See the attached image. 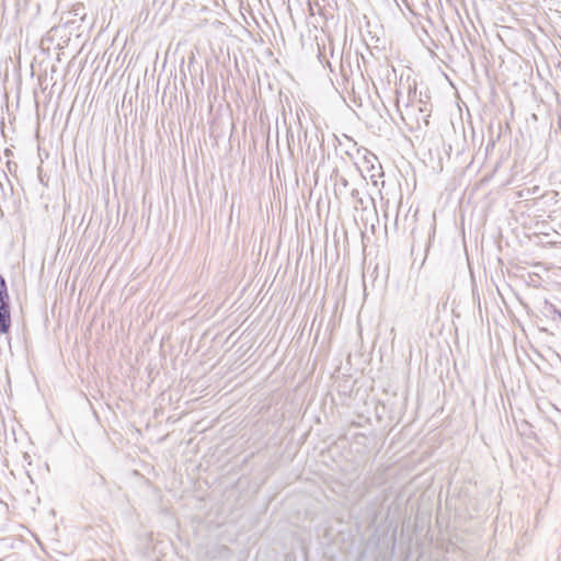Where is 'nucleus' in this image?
I'll return each instance as SVG.
<instances>
[{
	"label": "nucleus",
	"mask_w": 561,
	"mask_h": 561,
	"mask_svg": "<svg viewBox=\"0 0 561 561\" xmlns=\"http://www.w3.org/2000/svg\"><path fill=\"white\" fill-rule=\"evenodd\" d=\"M11 325L9 307H0V333H7Z\"/></svg>",
	"instance_id": "1"
},
{
	"label": "nucleus",
	"mask_w": 561,
	"mask_h": 561,
	"mask_svg": "<svg viewBox=\"0 0 561 561\" xmlns=\"http://www.w3.org/2000/svg\"><path fill=\"white\" fill-rule=\"evenodd\" d=\"M0 307H9V295L5 279L0 276Z\"/></svg>",
	"instance_id": "2"
}]
</instances>
